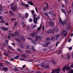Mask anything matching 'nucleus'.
Wrapping results in <instances>:
<instances>
[{"label":"nucleus","instance_id":"1","mask_svg":"<svg viewBox=\"0 0 73 73\" xmlns=\"http://www.w3.org/2000/svg\"><path fill=\"white\" fill-rule=\"evenodd\" d=\"M59 22L63 26H65L66 24H67V21H66H66H62L61 18L59 19Z\"/></svg>","mask_w":73,"mask_h":73},{"label":"nucleus","instance_id":"2","mask_svg":"<svg viewBox=\"0 0 73 73\" xmlns=\"http://www.w3.org/2000/svg\"><path fill=\"white\" fill-rule=\"evenodd\" d=\"M40 18V15H38L37 17H36V18H34V23L35 24H37V22L38 20H39Z\"/></svg>","mask_w":73,"mask_h":73},{"label":"nucleus","instance_id":"3","mask_svg":"<svg viewBox=\"0 0 73 73\" xmlns=\"http://www.w3.org/2000/svg\"><path fill=\"white\" fill-rule=\"evenodd\" d=\"M70 68L69 66H68L67 67H66V66H64L62 68V71L64 72H65V70H69L70 69Z\"/></svg>","mask_w":73,"mask_h":73},{"label":"nucleus","instance_id":"4","mask_svg":"<svg viewBox=\"0 0 73 73\" xmlns=\"http://www.w3.org/2000/svg\"><path fill=\"white\" fill-rule=\"evenodd\" d=\"M1 29H2L3 31H7L9 29V28L8 27H7L5 28L4 26H2L1 27Z\"/></svg>","mask_w":73,"mask_h":73},{"label":"nucleus","instance_id":"5","mask_svg":"<svg viewBox=\"0 0 73 73\" xmlns=\"http://www.w3.org/2000/svg\"><path fill=\"white\" fill-rule=\"evenodd\" d=\"M49 24L50 27H53L54 26V24L53 21H52V22L50 21Z\"/></svg>","mask_w":73,"mask_h":73},{"label":"nucleus","instance_id":"6","mask_svg":"<svg viewBox=\"0 0 73 73\" xmlns=\"http://www.w3.org/2000/svg\"><path fill=\"white\" fill-rule=\"evenodd\" d=\"M11 8L13 11V12H16V10L17 9V6H15V7H11Z\"/></svg>","mask_w":73,"mask_h":73},{"label":"nucleus","instance_id":"7","mask_svg":"<svg viewBox=\"0 0 73 73\" xmlns=\"http://www.w3.org/2000/svg\"><path fill=\"white\" fill-rule=\"evenodd\" d=\"M71 27V23H68L67 24V29L68 30H69Z\"/></svg>","mask_w":73,"mask_h":73},{"label":"nucleus","instance_id":"8","mask_svg":"<svg viewBox=\"0 0 73 73\" xmlns=\"http://www.w3.org/2000/svg\"><path fill=\"white\" fill-rule=\"evenodd\" d=\"M71 57V54H68L66 55V58L68 60H70Z\"/></svg>","mask_w":73,"mask_h":73},{"label":"nucleus","instance_id":"9","mask_svg":"<svg viewBox=\"0 0 73 73\" xmlns=\"http://www.w3.org/2000/svg\"><path fill=\"white\" fill-rule=\"evenodd\" d=\"M13 36H17V37H19V34L17 32H15L13 35Z\"/></svg>","mask_w":73,"mask_h":73},{"label":"nucleus","instance_id":"10","mask_svg":"<svg viewBox=\"0 0 73 73\" xmlns=\"http://www.w3.org/2000/svg\"><path fill=\"white\" fill-rule=\"evenodd\" d=\"M49 64L48 63H46L45 64L44 66V68L46 69H48L49 68Z\"/></svg>","mask_w":73,"mask_h":73},{"label":"nucleus","instance_id":"11","mask_svg":"<svg viewBox=\"0 0 73 73\" xmlns=\"http://www.w3.org/2000/svg\"><path fill=\"white\" fill-rule=\"evenodd\" d=\"M61 11L62 12H63L64 13L65 15H67V14L66 13V12L65 11V10H64V9H61Z\"/></svg>","mask_w":73,"mask_h":73},{"label":"nucleus","instance_id":"12","mask_svg":"<svg viewBox=\"0 0 73 73\" xmlns=\"http://www.w3.org/2000/svg\"><path fill=\"white\" fill-rule=\"evenodd\" d=\"M61 69L60 68H59L58 69H56V73H60V70H61Z\"/></svg>","mask_w":73,"mask_h":73},{"label":"nucleus","instance_id":"13","mask_svg":"<svg viewBox=\"0 0 73 73\" xmlns=\"http://www.w3.org/2000/svg\"><path fill=\"white\" fill-rule=\"evenodd\" d=\"M42 26H41V24H40V27H38L37 28V30L38 31H39L41 30V28Z\"/></svg>","mask_w":73,"mask_h":73},{"label":"nucleus","instance_id":"14","mask_svg":"<svg viewBox=\"0 0 73 73\" xmlns=\"http://www.w3.org/2000/svg\"><path fill=\"white\" fill-rule=\"evenodd\" d=\"M19 46H20L21 47V48H22V49H23V48H24V44H23L21 43H20Z\"/></svg>","mask_w":73,"mask_h":73},{"label":"nucleus","instance_id":"15","mask_svg":"<svg viewBox=\"0 0 73 73\" xmlns=\"http://www.w3.org/2000/svg\"><path fill=\"white\" fill-rule=\"evenodd\" d=\"M52 62L53 64V65H54V66H56V62H55V61H54V60H52Z\"/></svg>","mask_w":73,"mask_h":73},{"label":"nucleus","instance_id":"16","mask_svg":"<svg viewBox=\"0 0 73 73\" xmlns=\"http://www.w3.org/2000/svg\"><path fill=\"white\" fill-rule=\"evenodd\" d=\"M59 37H60V34H58L56 36V38H55V40H58V38H59Z\"/></svg>","mask_w":73,"mask_h":73},{"label":"nucleus","instance_id":"17","mask_svg":"<svg viewBox=\"0 0 73 73\" xmlns=\"http://www.w3.org/2000/svg\"><path fill=\"white\" fill-rule=\"evenodd\" d=\"M28 16H29V14H28V13H25V18L27 19V18H28Z\"/></svg>","mask_w":73,"mask_h":73},{"label":"nucleus","instance_id":"18","mask_svg":"<svg viewBox=\"0 0 73 73\" xmlns=\"http://www.w3.org/2000/svg\"><path fill=\"white\" fill-rule=\"evenodd\" d=\"M32 46L29 45L27 46L26 48L27 49H31Z\"/></svg>","mask_w":73,"mask_h":73},{"label":"nucleus","instance_id":"19","mask_svg":"<svg viewBox=\"0 0 73 73\" xmlns=\"http://www.w3.org/2000/svg\"><path fill=\"white\" fill-rule=\"evenodd\" d=\"M47 33L48 34H50L52 33V30L50 29L48 30L47 31Z\"/></svg>","mask_w":73,"mask_h":73},{"label":"nucleus","instance_id":"20","mask_svg":"<svg viewBox=\"0 0 73 73\" xmlns=\"http://www.w3.org/2000/svg\"><path fill=\"white\" fill-rule=\"evenodd\" d=\"M28 4H29L30 5H34V4L32 2V1H28L27 2Z\"/></svg>","mask_w":73,"mask_h":73},{"label":"nucleus","instance_id":"21","mask_svg":"<svg viewBox=\"0 0 73 73\" xmlns=\"http://www.w3.org/2000/svg\"><path fill=\"white\" fill-rule=\"evenodd\" d=\"M36 38H39V40H42V37H40L39 36L36 35Z\"/></svg>","mask_w":73,"mask_h":73},{"label":"nucleus","instance_id":"22","mask_svg":"<svg viewBox=\"0 0 73 73\" xmlns=\"http://www.w3.org/2000/svg\"><path fill=\"white\" fill-rule=\"evenodd\" d=\"M49 13L51 15H52V16H53V12L51 11H49Z\"/></svg>","mask_w":73,"mask_h":73},{"label":"nucleus","instance_id":"23","mask_svg":"<svg viewBox=\"0 0 73 73\" xmlns=\"http://www.w3.org/2000/svg\"><path fill=\"white\" fill-rule=\"evenodd\" d=\"M3 69L5 71H7V70H8V68L6 67H5V68L3 67Z\"/></svg>","mask_w":73,"mask_h":73},{"label":"nucleus","instance_id":"24","mask_svg":"<svg viewBox=\"0 0 73 73\" xmlns=\"http://www.w3.org/2000/svg\"><path fill=\"white\" fill-rule=\"evenodd\" d=\"M44 15L45 16H46V17H49V15H48V14L47 13H46V12H45L44 13Z\"/></svg>","mask_w":73,"mask_h":73},{"label":"nucleus","instance_id":"25","mask_svg":"<svg viewBox=\"0 0 73 73\" xmlns=\"http://www.w3.org/2000/svg\"><path fill=\"white\" fill-rule=\"evenodd\" d=\"M4 41H5V43H6V44H7V45H8V40H7V39H5Z\"/></svg>","mask_w":73,"mask_h":73},{"label":"nucleus","instance_id":"26","mask_svg":"<svg viewBox=\"0 0 73 73\" xmlns=\"http://www.w3.org/2000/svg\"><path fill=\"white\" fill-rule=\"evenodd\" d=\"M42 46H43L44 47H46L48 46V44H42Z\"/></svg>","mask_w":73,"mask_h":73},{"label":"nucleus","instance_id":"27","mask_svg":"<svg viewBox=\"0 0 73 73\" xmlns=\"http://www.w3.org/2000/svg\"><path fill=\"white\" fill-rule=\"evenodd\" d=\"M15 40L17 41L18 42H21V40H20L19 39H18L15 38Z\"/></svg>","mask_w":73,"mask_h":73},{"label":"nucleus","instance_id":"28","mask_svg":"<svg viewBox=\"0 0 73 73\" xmlns=\"http://www.w3.org/2000/svg\"><path fill=\"white\" fill-rule=\"evenodd\" d=\"M40 66L41 67H42V68H44V67L45 66H44V63H43L40 64Z\"/></svg>","mask_w":73,"mask_h":73},{"label":"nucleus","instance_id":"29","mask_svg":"<svg viewBox=\"0 0 73 73\" xmlns=\"http://www.w3.org/2000/svg\"><path fill=\"white\" fill-rule=\"evenodd\" d=\"M46 40L47 41H49L50 40V38L49 37H48L46 38Z\"/></svg>","mask_w":73,"mask_h":73},{"label":"nucleus","instance_id":"30","mask_svg":"<svg viewBox=\"0 0 73 73\" xmlns=\"http://www.w3.org/2000/svg\"><path fill=\"white\" fill-rule=\"evenodd\" d=\"M23 6H25V7H29V6L28 4H24L23 5Z\"/></svg>","mask_w":73,"mask_h":73},{"label":"nucleus","instance_id":"31","mask_svg":"<svg viewBox=\"0 0 73 73\" xmlns=\"http://www.w3.org/2000/svg\"><path fill=\"white\" fill-rule=\"evenodd\" d=\"M51 39L52 41H53L55 40V38L54 37H51Z\"/></svg>","mask_w":73,"mask_h":73},{"label":"nucleus","instance_id":"32","mask_svg":"<svg viewBox=\"0 0 73 73\" xmlns=\"http://www.w3.org/2000/svg\"><path fill=\"white\" fill-rule=\"evenodd\" d=\"M31 49L32 50H33V51H35V52L36 51V50L34 48L33 46H32V47H31Z\"/></svg>","mask_w":73,"mask_h":73},{"label":"nucleus","instance_id":"33","mask_svg":"<svg viewBox=\"0 0 73 73\" xmlns=\"http://www.w3.org/2000/svg\"><path fill=\"white\" fill-rule=\"evenodd\" d=\"M4 54L5 56H6L7 57L8 56V53L7 52H4Z\"/></svg>","mask_w":73,"mask_h":73},{"label":"nucleus","instance_id":"34","mask_svg":"<svg viewBox=\"0 0 73 73\" xmlns=\"http://www.w3.org/2000/svg\"><path fill=\"white\" fill-rule=\"evenodd\" d=\"M64 34H66L67 33V32H66V30H64L63 31V32Z\"/></svg>","mask_w":73,"mask_h":73},{"label":"nucleus","instance_id":"35","mask_svg":"<svg viewBox=\"0 0 73 73\" xmlns=\"http://www.w3.org/2000/svg\"><path fill=\"white\" fill-rule=\"evenodd\" d=\"M21 25H22L23 26H25V24L23 22H21Z\"/></svg>","mask_w":73,"mask_h":73},{"label":"nucleus","instance_id":"36","mask_svg":"<svg viewBox=\"0 0 73 73\" xmlns=\"http://www.w3.org/2000/svg\"><path fill=\"white\" fill-rule=\"evenodd\" d=\"M36 27L37 26H36V25H34L33 26H32V28L34 29V28H36Z\"/></svg>","mask_w":73,"mask_h":73},{"label":"nucleus","instance_id":"37","mask_svg":"<svg viewBox=\"0 0 73 73\" xmlns=\"http://www.w3.org/2000/svg\"><path fill=\"white\" fill-rule=\"evenodd\" d=\"M17 50H18V51H19V52H22V51L20 49V48H17Z\"/></svg>","mask_w":73,"mask_h":73},{"label":"nucleus","instance_id":"38","mask_svg":"<svg viewBox=\"0 0 73 73\" xmlns=\"http://www.w3.org/2000/svg\"><path fill=\"white\" fill-rule=\"evenodd\" d=\"M9 49H11V50H13V47L11 46H9Z\"/></svg>","mask_w":73,"mask_h":73},{"label":"nucleus","instance_id":"39","mask_svg":"<svg viewBox=\"0 0 73 73\" xmlns=\"http://www.w3.org/2000/svg\"><path fill=\"white\" fill-rule=\"evenodd\" d=\"M14 70H15V71H18V70H19V69L16 68H14Z\"/></svg>","mask_w":73,"mask_h":73},{"label":"nucleus","instance_id":"40","mask_svg":"<svg viewBox=\"0 0 73 73\" xmlns=\"http://www.w3.org/2000/svg\"><path fill=\"white\" fill-rule=\"evenodd\" d=\"M21 39L23 40V41H25V38L24 37H21Z\"/></svg>","mask_w":73,"mask_h":73},{"label":"nucleus","instance_id":"41","mask_svg":"<svg viewBox=\"0 0 73 73\" xmlns=\"http://www.w3.org/2000/svg\"><path fill=\"white\" fill-rule=\"evenodd\" d=\"M32 15H33L35 13V11L34 10H32L31 11Z\"/></svg>","mask_w":73,"mask_h":73},{"label":"nucleus","instance_id":"42","mask_svg":"<svg viewBox=\"0 0 73 73\" xmlns=\"http://www.w3.org/2000/svg\"><path fill=\"white\" fill-rule=\"evenodd\" d=\"M69 73H73V70H70L68 71Z\"/></svg>","mask_w":73,"mask_h":73},{"label":"nucleus","instance_id":"43","mask_svg":"<svg viewBox=\"0 0 73 73\" xmlns=\"http://www.w3.org/2000/svg\"><path fill=\"white\" fill-rule=\"evenodd\" d=\"M1 21L2 23H5V21H4V19H2L1 20Z\"/></svg>","mask_w":73,"mask_h":73},{"label":"nucleus","instance_id":"44","mask_svg":"<svg viewBox=\"0 0 73 73\" xmlns=\"http://www.w3.org/2000/svg\"><path fill=\"white\" fill-rule=\"evenodd\" d=\"M13 5H14V3H11V5H10V6H11V8L13 6Z\"/></svg>","mask_w":73,"mask_h":73},{"label":"nucleus","instance_id":"45","mask_svg":"<svg viewBox=\"0 0 73 73\" xmlns=\"http://www.w3.org/2000/svg\"><path fill=\"white\" fill-rule=\"evenodd\" d=\"M29 21H30V22H32V21H33V20L32 19L30 18L29 19Z\"/></svg>","mask_w":73,"mask_h":73},{"label":"nucleus","instance_id":"46","mask_svg":"<svg viewBox=\"0 0 73 73\" xmlns=\"http://www.w3.org/2000/svg\"><path fill=\"white\" fill-rule=\"evenodd\" d=\"M25 52H26L27 53H30V51L27 50H25Z\"/></svg>","mask_w":73,"mask_h":73},{"label":"nucleus","instance_id":"47","mask_svg":"<svg viewBox=\"0 0 73 73\" xmlns=\"http://www.w3.org/2000/svg\"><path fill=\"white\" fill-rule=\"evenodd\" d=\"M71 40H72V39L70 38L68 40V42H70V41H71Z\"/></svg>","mask_w":73,"mask_h":73},{"label":"nucleus","instance_id":"48","mask_svg":"<svg viewBox=\"0 0 73 73\" xmlns=\"http://www.w3.org/2000/svg\"><path fill=\"white\" fill-rule=\"evenodd\" d=\"M20 60L21 61H25V59L24 58H22Z\"/></svg>","mask_w":73,"mask_h":73},{"label":"nucleus","instance_id":"49","mask_svg":"<svg viewBox=\"0 0 73 73\" xmlns=\"http://www.w3.org/2000/svg\"><path fill=\"white\" fill-rule=\"evenodd\" d=\"M72 49V47H70L69 48V50H71Z\"/></svg>","mask_w":73,"mask_h":73},{"label":"nucleus","instance_id":"50","mask_svg":"<svg viewBox=\"0 0 73 73\" xmlns=\"http://www.w3.org/2000/svg\"><path fill=\"white\" fill-rule=\"evenodd\" d=\"M35 31H34L33 32V35H32V36H35Z\"/></svg>","mask_w":73,"mask_h":73},{"label":"nucleus","instance_id":"51","mask_svg":"<svg viewBox=\"0 0 73 73\" xmlns=\"http://www.w3.org/2000/svg\"><path fill=\"white\" fill-rule=\"evenodd\" d=\"M14 25L15 27H16V26H17V22H15V23L14 24Z\"/></svg>","mask_w":73,"mask_h":73},{"label":"nucleus","instance_id":"52","mask_svg":"<svg viewBox=\"0 0 73 73\" xmlns=\"http://www.w3.org/2000/svg\"><path fill=\"white\" fill-rule=\"evenodd\" d=\"M46 4L47 5L46 7V9H48V7H49V5H48V3H46Z\"/></svg>","mask_w":73,"mask_h":73},{"label":"nucleus","instance_id":"53","mask_svg":"<svg viewBox=\"0 0 73 73\" xmlns=\"http://www.w3.org/2000/svg\"><path fill=\"white\" fill-rule=\"evenodd\" d=\"M22 20H25V16H22Z\"/></svg>","mask_w":73,"mask_h":73},{"label":"nucleus","instance_id":"54","mask_svg":"<svg viewBox=\"0 0 73 73\" xmlns=\"http://www.w3.org/2000/svg\"><path fill=\"white\" fill-rule=\"evenodd\" d=\"M3 9V7L2 6H0V11L1 10H2Z\"/></svg>","mask_w":73,"mask_h":73},{"label":"nucleus","instance_id":"55","mask_svg":"<svg viewBox=\"0 0 73 73\" xmlns=\"http://www.w3.org/2000/svg\"><path fill=\"white\" fill-rule=\"evenodd\" d=\"M22 56L24 57H27V56H26V55H25V54H23L22 55Z\"/></svg>","mask_w":73,"mask_h":73},{"label":"nucleus","instance_id":"56","mask_svg":"<svg viewBox=\"0 0 73 73\" xmlns=\"http://www.w3.org/2000/svg\"><path fill=\"white\" fill-rule=\"evenodd\" d=\"M5 62H6L7 64H9V62H8V61L5 60Z\"/></svg>","mask_w":73,"mask_h":73},{"label":"nucleus","instance_id":"57","mask_svg":"<svg viewBox=\"0 0 73 73\" xmlns=\"http://www.w3.org/2000/svg\"><path fill=\"white\" fill-rule=\"evenodd\" d=\"M27 29H30L31 27L29 26H27Z\"/></svg>","mask_w":73,"mask_h":73},{"label":"nucleus","instance_id":"58","mask_svg":"<svg viewBox=\"0 0 73 73\" xmlns=\"http://www.w3.org/2000/svg\"><path fill=\"white\" fill-rule=\"evenodd\" d=\"M32 42H33V44H35V45H36V43H35V42H34V40H32Z\"/></svg>","mask_w":73,"mask_h":73},{"label":"nucleus","instance_id":"59","mask_svg":"<svg viewBox=\"0 0 73 73\" xmlns=\"http://www.w3.org/2000/svg\"><path fill=\"white\" fill-rule=\"evenodd\" d=\"M19 55L17 56L16 57H15V59H17V58H19Z\"/></svg>","mask_w":73,"mask_h":73},{"label":"nucleus","instance_id":"60","mask_svg":"<svg viewBox=\"0 0 73 73\" xmlns=\"http://www.w3.org/2000/svg\"><path fill=\"white\" fill-rule=\"evenodd\" d=\"M42 28L43 30V31H44V28H45V26H43L42 27Z\"/></svg>","mask_w":73,"mask_h":73},{"label":"nucleus","instance_id":"61","mask_svg":"<svg viewBox=\"0 0 73 73\" xmlns=\"http://www.w3.org/2000/svg\"><path fill=\"white\" fill-rule=\"evenodd\" d=\"M3 64L1 63H0V66H1V67H3Z\"/></svg>","mask_w":73,"mask_h":73},{"label":"nucleus","instance_id":"62","mask_svg":"<svg viewBox=\"0 0 73 73\" xmlns=\"http://www.w3.org/2000/svg\"><path fill=\"white\" fill-rule=\"evenodd\" d=\"M35 37L36 38V39L35 40V41H36V42H37V39H38V38H36V36H35Z\"/></svg>","mask_w":73,"mask_h":73},{"label":"nucleus","instance_id":"63","mask_svg":"<svg viewBox=\"0 0 73 73\" xmlns=\"http://www.w3.org/2000/svg\"><path fill=\"white\" fill-rule=\"evenodd\" d=\"M70 67L71 68H73V64H72V65H70Z\"/></svg>","mask_w":73,"mask_h":73},{"label":"nucleus","instance_id":"64","mask_svg":"<svg viewBox=\"0 0 73 73\" xmlns=\"http://www.w3.org/2000/svg\"><path fill=\"white\" fill-rule=\"evenodd\" d=\"M71 55H72V58H73V52L72 53Z\"/></svg>","mask_w":73,"mask_h":73}]
</instances>
